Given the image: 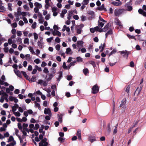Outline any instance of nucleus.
<instances>
[{
    "mask_svg": "<svg viewBox=\"0 0 146 146\" xmlns=\"http://www.w3.org/2000/svg\"><path fill=\"white\" fill-rule=\"evenodd\" d=\"M14 140V139L13 137L12 136H10L8 139V142H9L12 141Z\"/></svg>",
    "mask_w": 146,
    "mask_h": 146,
    "instance_id": "obj_51",
    "label": "nucleus"
},
{
    "mask_svg": "<svg viewBox=\"0 0 146 146\" xmlns=\"http://www.w3.org/2000/svg\"><path fill=\"white\" fill-rule=\"evenodd\" d=\"M127 7V10L128 11H130L132 10V7L131 6L128 5L127 4L126 5Z\"/></svg>",
    "mask_w": 146,
    "mask_h": 146,
    "instance_id": "obj_50",
    "label": "nucleus"
},
{
    "mask_svg": "<svg viewBox=\"0 0 146 146\" xmlns=\"http://www.w3.org/2000/svg\"><path fill=\"white\" fill-rule=\"evenodd\" d=\"M76 61L78 62H82L83 60L82 58L80 57H77L76 58Z\"/></svg>",
    "mask_w": 146,
    "mask_h": 146,
    "instance_id": "obj_35",
    "label": "nucleus"
},
{
    "mask_svg": "<svg viewBox=\"0 0 146 146\" xmlns=\"http://www.w3.org/2000/svg\"><path fill=\"white\" fill-rule=\"evenodd\" d=\"M65 53L67 54H72L73 52L70 48H68L66 49Z\"/></svg>",
    "mask_w": 146,
    "mask_h": 146,
    "instance_id": "obj_20",
    "label": "nucleus"
},
{
    "mask_svg": "<svg viewBox=\"0 0 146 146\" xmlns=\"http://www.w3.org/2000/svg\"><path fill=\"white\" fill-rule=\"evenodd\" d=\"M110 27V25L109 24H108L106 25L104 28L103 29L100 28L99 27H97L96 28L97 29V30H98L99 32H106V31Z\"/></svg>",
    "mask_w": 146,
    "mask_h": 146,
    "instance_id": "obj_1",
    "label": "nucleus"
},
{
    "mask_svg": "<svg viewBox=\"0 0 146 146\" xmlns=\"http://www.w3.org/2000/svg\"><path fill=\"white\" fill-rule=\"evenodd\" d=\"M14 71L16 74L19 77H21V75L20 72L18 70H14Z\"/></svg>",
    "mask_w": 146,
    "mask_h": 146,
    "instance_id": "obj_22",
    "label": "nucleus"
},
{
    "mask_svg": "<svg viewBox=\"0 0 146 146\" xmlns=\"http://www.w3.org/2000/svg\"><path fill=\"white\" fill-rule=\"evenodd\" d=\"M12 5V3H9L8 4V9L10 11H12V8H11Z\"/></svg>",
    "mask_w": 146,
    "mask_h": 146,
    "instance_id": "obj_47",
    "label": "nucleus"
},
{
    "mask_svg": "<svg viewBox=\"0 0 146 146\" xmlns=\"http://www.w3.org/2000/svg\"><path fill=\"white\" fill-rule=\"evenodd\" d=\"M83 44L84 42L82 40H78L77 42V46L78 47H82Z\"/></svg>",
    "mask_w": 146,
    "mask_h": 146,
    "instance_id": "obj_17",
    "label": "nucleus"
},
{
    "mask_svg": "<svg viewBox=\"0 0 146 146\" xmlns=\"http://www.w3.org/2000/svg\"><path fill=\"white\" fill-rule=\"evenodd\" d=\"M122 12V9H116L114 11V14L116 16H118L121 14Z\"/></svg>",
    "mask_w": 146,
    "mask_h": 146,
    "instance_id": "obj_10",
    "label": "nucleus"
},
{
    "mask_svg": "<svg viewBox=\"0 0 146 146\" xmlns=\"http://www.w3.org/2000/svg\"><path fill=\"white\" fill-rule=\"evenodd\" d=\"M97 27H99V26H97L95 27L94 28H91L90 29V32L92 33H94L95 32V31H98L99 32L98 30H97V29H96V28Z\"/></svg>",
    "mask_w": 146,
    "mask_h": 146,
    "instance_id": "obj_34",
    "label": "nucleus"
},
{
    "mask_svg": "<svg viewBox=\"0 0 146 146\" xmlns=\"http://www.w3.org/2000/svg\"><path fill=\"white\" fill-rule=\"evenodd\" d=\"M96 140V138L94 135H90L88 138V141L91 143Z\"/></svg>",
    "mask_w": 146,
    "mask_h": 146,
    "instance_id": "obj_9",
    "label": "nucleus"
},
{
    "mask_svg": "<svg viewBox=\"0 0 146 146\" xmlns=\"http://www.w3.org/2000/svg\"><path fill=\"white\" fill-rule=\"evenodd\" d=\"M39 127V125L38 124H36L35 125V126L34 127V130H37Z\"/></svg>",
    "mask_w": 146,
    "mask_h": 146,
    "instance_id": "obj_62",
    "label": "nucleus"
},
{
    "mask_svg": "<svg viewBox=\"0 0 146 146\" xmlns=\"http://www.w3.org/2000/svg\"><path fill=\"white\" fill-rule=\"evenodd\" d=\"M28 48L30 51L33 54L35 53V52L34 51V50L32 47L31 46H29L28 47Z\"/></svg>",
    "mask_w": 146,
    "mask_h": 146,
    "instance_id": "obj_53",
    "label": "nucleus"
},
{
    "mask_svg": "<svg viewBox=\"0 0 146 146\" xmlns=\"http://www.w3.org/2000/svg\"><path fill=\"white\" fill-rule=\"evenodd\" d=\"M39 22L40 23H43L44 22L43 18L42 16V15L40 13H38Z\"/></svg>",
    "mask_w": 146,
    "mask_h": 146,
    "instance_id": "obj_11",
    "label": "nucleus"
},
{
    "mask_svg": "<svg viewBox=\"0 0 146 146\" xmlns=\"http://www.w3.org/2000/svg\"><path fill=\"white\" fill-rule=\"evenodd\" d=\"M76 135L78 136V138L79 140H81L82 139L81 136V131L78 129V130Z\"/></svg>",
    "mask_w": 146,
    "mask_h": 146,
    "instance_id": "obj_21",
    "label": "nucleus"
},
{
    "mask_svg": "<svg viewBox=\"0 0 146 146\" xmlns=\"http://www.w3.org/2000/svg\"><path fill=\"white\" fill-rule=\"evenodd\" d=\"M117 125H116L115 126L114 128L113 131V134H115L117 133Z\"/></svg>",
    "mask_w": 146,
    "mask_h": 146,
    "instance_id": "obj_46",
    "label": "nucleus"
},
{
    "mask_svg": "<svg viewBox=\"0 0 146 146\" xmlns=\"http://www.w3.org/2000/svg\"><path fill=\"white\" fill-rule=\"evenodd\" d=\"M21 72L24 77L26 78V79L28 80H29L30 78L29 77V76L27 74L26 72L24 71H22Z\"/></svg>",
    "mask_w": 146,
    "mask_h": 146,
    "instance_id": "obj_30",
    "label": "nucleus"
},
{
    "mask_svg": "<svg viewBox=\"0 0 146 146\" xmlns=\"http://www.w3.org/2000/svg\"><path fill=\"white\" fill-rule=\"evenodd\" d=\"M20 15H21L23 17H25L27 15H28V16L29 17L30 16V14L28 12H23L22 13H21L20 14Z\"/></svg>",
    "mask_w": 146,
    "mask_h": 146,
    "instance_id": "obj_24",
    "label": "nucleus"
},
{
    "mask_svg": "<svg viewBox=\"0 0 146 146\" xmlns=\"http://www.w3.org/2000/svg\"><path fill=\"white\" fill-rule=\"evenodd\" d=\"M46 138L43 139L39 143V146H47L48 143L46 141Z\"/></svg>",
    "mask_w": 146,
    "mask_h": 146,
    "instance_id": "obj_8",
    "label": "nucleus"
},
{
    "mask_svg": "<svg viewBox=\"0 0 146 146\" xmlns=\"http://www.w3.org/2000/svg\"><path fill=\"white\" fill-rule=\"evenodd\" d=\"M6 10L5 8L2 5H0V11L3 12Z\"/></svg>",
    "mask_w": 146,
    "mask_h": 146,
    "instance_id": "obj_37",
    "label": "nucleus"
},
{
    "mask_svg": "<svg viewBox=\"0 0 146 146\" xmlns=\"http://www.w3.org/2000/svg\"><path fill=\"white\" fill-rule=\"evenodd\" d=\"M17 34L18 36H20L22 35V33L21 31H17Z\"/></svg>",
    "mask_w": 146,
    "mask_h": 146,
    "instance_id": "obj_59",
    "label": "nucleus"
},
{
    "mask_svg": "<svg viewBox=\"0 0 146 146\" xmlns=\"http://www.w3.org/2000/svg\"><path fill=\"white\" fill-rule=\"evenodd\" d=\"M89 2V0H83L82 2V4L84 5H87Z\"/></svg>",
    "mask_w": 146,
    "mask_h": 146,
    "instance_id": "obj_33",
    "label": "nucleus"
},
{
    "mask_svg": "<svg viewBox=\"0 0 146 146\" xmlns=\"http://www.w3.org/2000/svg\"><path fill=\"white\" fill-rule=\"evenodd\" d=\"M52 34L54 36L57 35L59 36H60L61 35V33L58 30H54L52 33Z\"/></svg>",
    "mask_w": 146,
    "mask_h": 146,
    "instance_id": "obj_12",
    "label": "nucleus"
},
{
    "mask_svg": "<svg viewBox=\"0 0 146 146\" xmlns=\"http://www.w3.org/2000/svg\"><path fill=\"white\" fill-rule=\"evenodd\" d=\"M35 106L37 107L39 110H40V109H41L40 106V105L39 104L37 103L36 102H35Z\"/></svg>",
    "mask_w": 146,
    "mask_h": 146,
    "instance_id": "obj_43",
    "label": "nucleus"
},
{
    "mask_svg": "<svg viewBox=\"0 0 146 146\" xmlns=\"http://www.w3.org/2000/svg\"><path fill=\"white\" fill-rule=\"evenodd\" d=\"M25 107H23V108L21 107H19V109L18 110L21 112L22 113L23 111L24 110H25Z\"/></svg>",
    "mask_w": 146,
    "mask_h": 146,
    "instance_id": "obj_48",
    "label": "nucleus"
},
{
    "mask_svg": "<svg viewBox=\"0 0 146 146\" xmlns=\"http://www.w3.org/2000/svg\"><path fill=\"white\" fill-rule=\"evenodd\" d=\"M138 12L139 14H141L143 16L146 17V12L144 11L142 9H139Z\"/></svg>",
    "mask_w": 146,
    "mask_h": 146,
    "instance_id": "obj_16",
    "label": "nucleus"
},
{
    "mask_svg": "<svg viewBox=\"0 0 146 146\" xmlns=\"http://www.w3.org/2000/svg\"><path fill=\"white\" fill-rule=\"evenodd\" d=\"M34 5L36 7H38L39 8H41L42 7L41 4L39 3L38 2H36L35 3Z\"/></svg>",
    "mask_w": 146,
    "mask_h": 146,
    "instance_id": "obj_27",
    "label": "nucleus"
},
{
    "mask_svg": "<svg viewBox=\"0 0 146 146\" xmlns=\"http://www.w3.org/2000/svg\"><path fill=\"white\" fill-rule=\"evenodd\" d=\"M106 21L103 19L100 16L99 17V20L98 21V24L99 27L102 28L104 24V23Z\"/></svg>",
    "mask_w": 146,
    "mask_h": 146,
    "instance_id": "obj_2",
    "label": "nucleus"
},
{
    "mask_svg": "<svg viewBox=\"0 0 146 146\" xmlns=\"http://www.w3.org/2000/svg\"><path fill=\"white\" fill-rule=\"evenodd\" d=\"M13 113L17 117H19L21 115V113L19 111L15 112Z\"/></svg>",
    "mask_w": 146,
    "mask_h": 146,
    "instance_id": "obj_39",
    "label": "nucleus"
},
{
    "mask_svg": "<svg viewBox=\"0 0 146 146\" xmlns=\"http://www.w3.org/2000/svg\"><path fill=\"white\" fill-rule=\"evenodd\" d=\"M117 51V50H116V49H114V50H113L111 52V53H110V54L109 55V56H111V55H112V54H115V53Z\"/></svg>",
    "mask_w": 146,
    "mask_h": 146,
    "instance_id": "obj_52",
    "label": "nucleus"
},
{
    "mask_svg": "<svg viewBox=\"0 0 146 146\" xmlns=\"http://www.w3.org/2000/svg\"><path fill=\"white\" fill-rule=\"evenodd\" d=\"M67 10L66 9H63L62 10L61 14L60 15V17L62 18H63L64 17V15L67 12Z\"/></svg>",
    "mask_w": 146,
    "mask_h": 146,
    "instance_id": "obj_28",
    "label": "nucleus"
},
{
    "mask_svg": "<svg viewBox=\"0 0 146 146\" xmlns=\"http://www.w3.org/2000/svg\"><path fill=\"white\" fill-rule=\"evenodd\" d=\"M24 43L25 44H29V39L28 38H25L24 40Z\"/></svg>",
    "mask_w": 146,
    "mask_h": 146,
    "instance_id": "obj_32",
    "label": "nucleus"
},
{
    "mask_svg": "<svg viewBox=\"0 0 146 146\" xmlns=\"http://www.w3.org/2000/svg\"><path fill=\"white\" fill-rule=\"evenodd\" d=\"M29 129H26V130L28 133H29V132H30L31 133H34V124H30L29 126Z\"/></svg>",
    "mask_w": 146,
    "mask_h": 146,
    "instance_id": "obj_7",
    "label": "nucleus"
},
{
    "mask_svg": "<svg viewBox=\"0 0 146 146\" xmlns=\"http://www.w3.org/2000/svg\"><path fill=\"white\" fill-rule=\"evenodd\" d=\"M126 103V99L123 98L121 102L120 107H123Z\"/></svg>",
    "mask_w": 146,
    "mask_h": 146,
    "instance_id": "obj_23",
    "label": "nucleus"
},
{
    "mask_svg": "<svg viewBox=\"0 0 146 146\" xmlns=\"http://www.w3.org/2000/svg\"><path fill=\"white\" fill-rule=\"evenodd\" d=\"M51 0H45V8L46 9H48L50 6L49 1H50Z\"/></svg>",
    "mask_w": 146,
    "mask_h": 146,
    "instance_id": "obj_15",
    "label": "nucleus"
},
{
    "mask_svg": "<svg viewBox=\"0 0 146 146\" xmlns=\"http://www.w3.org/2000/svg\"><path fill=\"white\" fill-rule=\"evenodd\" d=\"M112 34V31L110 29L109 30L108 32L106 34V37L107 38L108 36L109 35H111Z\"/></svg>",
    "mask_w": 146,
    "mask_h": 146,
    "instance_id": "obj_38",
    "label": "nucleus"
},
{
    "mask_svg": "<svg viewBox=\"0 0 146 146\" xmlns=\"http://www.w3.org/2000/svg\"><path fill=\"white\" fill-rule=\"evenodd\" d=\"M58 78H57V79L59 81L61 79V77L62 76V72L61 71H60L58 73Z\"/></svg>",
    "mask_w": 146,
    "mask_h": 146,
    "instance_id": "obj_31",
    "label": "nucleus"
},
{
    "mask_svg": "<svg viewBox=\"0 0 146 146\" xmlns=\"http://www.w3.org/2000/svg\"><path fill=\"white\" fill-rule=\"evenodd\" d=\"M83 72L84 74H87L89 72L88 69L87 68L84 69L83 70Z\"/></svg>",
    "mask_w": 146,
    "mask_h": 146,
    "instance_id": "obj_42",
    "label": "nucleus"
},
{
    "mask_svg": "<svg viewBox=\"0 0 146 146\" xmlns=\"http://www.w3.org/2000/svg\"><path fill=\"white\" fill-rule=\"evenodd\" d=\"M33 35L34 36V39L36 41L38 38V35L37 33H33Z\"/></svg>",
    "mask_w": 146,
    "mask_h": 146,
    "instance_id": "obj_45",
    "label": "nucleus"
},
{
    "mask_svg": "<svg viewBox=\"0 0 146 146\" xmlns=\"http://www.w3.org/2000/svg\"><path fill=\"white\" fill-rule=\"evenodd\" d=\"M28 126V125L27 124L25 123H24L23 125V129H25L26 130V129H27V127Z\"/></svg>",
    "mask_w": 146,
    "mask_h": 146,
    "instance_id": "obj_41",
    "label": "nucleus"
},
{
    "mask_svg": "<svg viewBox=\"0 0 146 146\" xmlns=\"http://www.w3.org/2000/svg\"><path fill=\"white\" fill-rule=\"evenodd\" d=\"M104 9V5H102L101 6L98 7V9L100 10H102Z\"/></svg>",
    "mask_w": 146,
    "mask_h": 146,
    "instance_id": "obj_63",
    "label": "nucleus"
},
{
    "mask_svg": "<svg viewBox=\"0 0 146 146\" xmlns=\"http://www.w3.org/2000/svg\"><path fill=\"white\" fill-rule=\"evenodd\" d=\"M115 23L117 25L119 26L120 27H122V25L120 21L118 19H115Z\"/></svg>",
    "mask_w": 146,
    "mask_h": 146,
    "instance_id": "obj_25",
    "label": "nucleus"
},
{
    "mask_svg": "<svg viewBox=\"0 0 146 146\" xmlns=\"http://www.w3.org/2000/svg\"><path fill=\"white\" fill-rule=\"evenodd\" d=\"M20 13V12H19V11H18V12H17V15H18L16 16V20H15L16 21H18L20 19V18L19 16V15H20V14H19V13Z\"/></svg>",
    "mask_w": 146,
    "mask_h": 146,
    "instance_id": "obj_54",
    "label": "nucleus"
},
{
    "mask_svg": "<svg viewBox=\"0 0 146 146\" xmlns=\"http://www.w3.org/2000/svg\"><path fill=\"white\" fill-rule=\"evenodd\" d=\"M36 83L41 85H43L44 86H46L47 85V82L45 80H42L39 79L38 80Z\"/></svg>",
    "mask_w": 146,
    "mask_h": 146,
    "instance_id": "obj_5",
    "label": "nucleus"
},
{
    "mask_svg": "<svg viewBox=\"0 0 146 146\" xmlns=\"http://www.w3.org/2000/svg\"><path fill=\"white\" fill-rule=\"evenodd\" d=\"M44 43L43 42V38L42 37H40L38 40L37 44L39 48H42L43 46Z\"/></svg>",
    "mask_w": 146,
    "mask_h": 146,
    "instance_id": "obj_4",
    "label": "nucleus"
},
{
    "mask_svg": "<svg viewBox=\"0 0 146 146\" xmlns=\"http://www.w3.org/2000/svg\"><path fill=\"white\" fill-rule=\"evenodd\" d=\"M99 90V88L97 85H94L92 88V92L93 94L97 93Z\"/></svg>",
    "mask_w": 146,
    "mask_h": 146,
    "instance_id": "obj_6",
    "label": "nucleus"
},
{
    "mask_svg": "<svg viewBox=\"0 0 146 146\" xmlns=\"http://www.w3.org/2000/svg\"><path fill=\"white\" fill-rule=\"evenodd\" d=\"M15 42V40H13L11 38H10L8 39V42L9 44H11L12 43H14Z\"/></svg>",
    "mask_w": 146,
    "mask_h": 146,
    "instance_id": "obj_36",
    "label": "nucleus"
},
{
    "mask_svg": "<svg viewBox=\"0 0 146 146\" xmlns=\"http://www.w3.org/2000/svg\"><path fill=\"white\" fill-rule=\"evenodd\" d=\"M130 87V86H128L126 88L125 90V92L127 93V94L128 96L129 95V91Z\"/></svg>",
    "mask_w": 146,
    "mask_h": 146,
    "instance_id": "obj_44",
    "label": "nucleus"
},
{
    "mask_svg": "<svg viewBox=\"0 0 146 146\" xmlns=\"http://www.w3.org/2000/svg\"><path fill=\"white\" fill-rule=\"evenodd\" d=\"M62 66L64 69H68V67L66 65V63L65 62H64L63 63Z\"/></svg>",
    "mask_w": 146,
    "mask_h": 146,
    "instance_id": "obj_60",
    "label": "nucleus"
},
{
    "mask_svg": "<svg viewBox=\"0 0 146 146\" xmlns=\"http://www.w3.org/2000/svg\"><path fill=\"white\" fill-rule=\"evenodd\" d=\"M76 33L78 34H80L82 32L81 29H80L77 27H76Z\"/></svg>",
    "mask_w": 146,
    "mask_h": 146,
    "instance_id": "obj_40",
    "label": "nucleus"
},
{
    "mask_svg": "<svg viewBox=\"0 0 146 146\" xmlns=\"http://www.w3.org/2000/svg\"><path fill=\"white\" fill-rule=\"evenodd\" d=\"M34 62L36 64H38L40 62V61L39 59L37 58L34 60Z\"/></svg>",
    "mask_w": 146,
    "mask_h": 146,
    "instance_id": "obj_58",
    "label": "nucleus"
},
{
    "mask_svg": "<svg viewBox=\"0 0 146 146\" xmlns=\"http://www.w3.org/2000/svg\"><path fill=\"white\" fill-rule=\"evenodd\" d=\"M54 75L52 74H49L46 76V79L48 81H50L51 80Z\"/></svg>",
    "mask_w": 146,
    "mask_h": 146,
    "instance_id": "obj_19",
    "label": "nucleus"
},
{
    "mask_svg": "<svg viewBox=\"0 0 146 146\" xmlns=\"http://www.w3.org/2000/svg\"><path fill=\"white\" fill-rule=\"evenodd\" d=\"M40 8H39L38 7H35L34 8V12L37 13H38H38H39L38 11H39V9Z\"/></svg>",
    "mask_w": 146,
    "mask_h": 146,
    "instance_id": "obj_49",
    "label": "nucleus"
},
{
    "mask_svg": "<svg viewBox=\"0 0 146 146\" xmlns=\"http://www.w3.org/2000/svg\"><path fill=\"white\" fill-rule=\"evenodd\" d=\"M5 97L4 96H1L0 99V102L3 103L4 101Z\"/></svg>",
    "mask_w": 146,
    "mask_h": 146,
    "instance_id": "obj_64",
    "label": "nucleus"
},
{
    "mask_svg": "<svg viewBox=\"0 0 146 146\" xmlns=\"http://www.w3.org/2000/svg\"><path fill=\"white\" fill-rule=\"evenodd\" d=\"M122 3L121 2L119 1L118 2H114L112 3V4L115 6H119L121 5Z\"/></svg>",
    "mask_w": 146,
    "mask_h": 146,
    "instance_id": "obj_26",
    "label": "nucleus"
},
{
    "mask_svg": "<svg viewBox=\"0 0 146 146\" xmlns=\"http://www.w3.org/2000/svg\"><path fill=\"white\" fill-rule=\"evenodd\" d=\"M44 113L46 114H48L50 116H51L52 115L51 111L48 108L44 109Z\"/></svg>",
    "mask_w": 146,
    "mask_h": 146,
    "instance_id": "obj_13",
    "label": "nucleus"
},
{
    "mask_svg": "<svg viewBox=\"0 0 146 146\" xmlns=\"http://www.w3.org/2000/svg\"><path fill=\"white\" fill-rule=\"evenodd\" d=\"M11 90H10L9 88H7L6 89V91L7 93H10L11 95L12 94V92H10Z\"/></svg>",
    "mask_w": 146,
    "mask_h": 146,
    "instance_id": "obj_55",
    "label": "nucleus"
},
{
    "mask_svg": "<svg viewBox=\"0 0 146 146\" xmlns=\"http://www.w3.org/2000/svg\"><path fill=\"white\" fill-rule=\"evenodd\" d=\"M11 142H12L10 144L11 146H14L16 145V142L14 140L12 141Z\"/></svg>",
    "mask_w": 146,
    "mask_h": 146,
    "instance_id": "obj_61",
    "label": "nucleus"
},
{
    "mask_svg": "<svg viewBox=\"0 0 146 146\" xmlns=\"http://www.w3.org/2000/svg\"><path fill=\"white\" fill-rule=\"evenodd\" d=\"M62 31L63 32L65 31H66L67 32H69L70 29L69 27H67L66 25H64L62 30Z\"/></svg>",
    "mask_w": 146,
    "mask_h": 146,
    "instance_id": "obj_14",
    "label": "nucleus"
},
{
    "mask_svg": "<svg viewBox=\"0 0 146 146\" xmlns=\"http://www.w3.org/2000/svg\"><path fill=\"white\" fill-rule=\"evenodd\" d=\"M43 72H44L45 73H48L49 72V71L48 68L46 67H45L44 68Z\"/></svg>",
    "mask_w": 146,
    "mask_h": 146,
    "instance_id": "obj_57",
    "label": "nucleus"
},
{
    "mask_svg": "<svg viewBox=\"0 0 146 146\" xmlns=\"http://www.w3.org/2000/svg\"><path fill=\"white\" fill-rule=\"evenodd\" d=\"M120 53L122 54H123V56L124 57L127 58L128 55V53L127 51H122L120 52Z\"/></svg>",
    "mask_w": 146,
    "mask_h": 146,
    "instance_id": "obj_18",
    "label": "nucleus"
},
{
    "mask_svg": "<svg viewBox=\"0 0 146 146\" xmlns=\"http://www.w3.org/2000/svg\"><path fill=\"white\" fill-rule=\"evenodd\" d=\"M5 80L6 79L5 76L3 75L1 77V79H0V84L1 85H4L5 86H8L9 84L7 82H4Z\"/></svg>",
    "mask_w": 146,
    "mask_h": 146,
    "instance_id": "obj_3",
    "label": "nucleus"
},
{
    "mask_svg": "<svg viewBox=\"0 0 146 146\" xmlns=\"http://www.w3.org/2000/svg\"><path fill=\"white\" fill-rule=\"evenodd\" d=\"M36 80V77L35 76H32L31 79H29V82H35Z\"/></svg>",
    "mask_w": 146,
    "mask_h": 146,
    "instance_id": "obj_29",
    "label": "nucleus"
},
{
    "mask_svg": "<svg viewBox=\"0 0 146 146\" xmlns=\"http://www.w3.org/2000/svg\"><path fill=\"white\" fill-rule=\"evenodd\" d=\"M36 22H35L32 24L31 27L33 29H35L36 27Z\"/></svg>",
    "mask_w": 146,
    "mask_h": 146,
    "instance_id": "obj_56",
    "label": "nucleus"
}]
</instances>
